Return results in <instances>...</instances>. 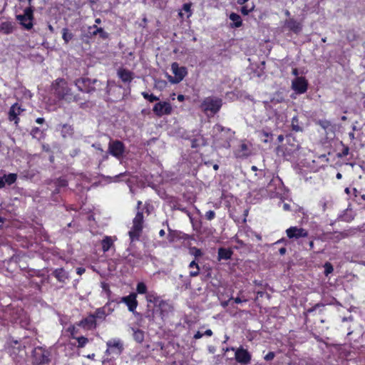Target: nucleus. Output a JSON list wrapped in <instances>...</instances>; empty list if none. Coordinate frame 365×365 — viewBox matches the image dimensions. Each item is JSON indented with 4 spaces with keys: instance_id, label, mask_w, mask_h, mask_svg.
Returning a JSON list of instances; mask_svg holds the SVG:
<instances>
[{
    "instance_id": "nucleus-61",
    "label": "nucleus",
    "mask_w": 365,
    "mask_h": 365,
    "mask_svg": "<svg viewBox=\"0 0 365 365\" xmlns=\"http://www.w3.org/2000/svg\"><path fill=\"white\" fill-rule=\"evenodd\" d=\"M289 207H290L289 205H288L287 203L284 204V205H283V208L284 210H289Z\"/></svg>"
},
{
    "instance_id": "nucleus-38",
    "label": "nucleus",
    "mask_w": 365,
    "mask_h": 365,
    "mask_svg": "<svg viewBox=\"0 0 365 365\" xmlns=\"http://www.w3.org/2000/svg\"><path fill=\"white\" fill-rule=\"evenodd\" d=\"M67 185H68V182L65 179H58L56 182V185L58 187H66V186H67ZM55 192H59L58 188H57L55 190Z\"/></svg>"
},
{
    "instance_id": "nucleus-3",
    "label": "nucleus",
    "mask_w": 365,
    "mask_h": 365,
    "mask_svg": "<svg viewBox=\"0 0 365 365\" xmlns=\"http://www.w3.org/2000/svg\"><path fill=\"white\" fill-rule=\"evenodd\" d=\"M74 84L79 91L93 93L96 91V86H100L101 83L96 79L83 77L75 80Z\"/></svg>"
},
{
    "instance_id": "nucleus-7",
    "label": "nucleus",
    "mask_w": 365,
    "mask_h": 365,
    "mask_svg": "<svg viewBox=\"0 0 365 365\" xmlns=\"http://www.w3.org/2000/svg\"><path fill=\"white\" fill-rule=\"evenodd\" d=\"M33 9L31 7L25 9L24 14L16 16V19L24 29L29 30L33 27Z\"/></svg>"
},
{
    "instance_id": "nucleus-63",
    "label": "nucleus",
    "mask_w": 365,
    "mask_h": 365,
    "mask_svg": "<svg viewBox=\"0 0 365 365\" xmlns=\"http://www.w3.org/2000/svg\"><path fill=\"white\" fill-rule=\"evenodd\" d=\"M279 142H282L284 140V136L282 135H279L277 138Z\"/></svg>"
},
{
    "instance_id": "nucleus-17",
    "label": "nucleus",
    "mask_w": 365,
    "mask_h": 365,
    "mask_svg": "<svg viewBox=\"0 0 365 365\" xmlns=\"http://www.w3.org/2000/svg\"><path fill=\"white\" fill-rule=\"evenodd\" d=\"M110 304L107 303L105 306L98 308L93 314H91L95 317V320L101 319L104 320L106 317L113 311L109 307Z\"/></svg>"
},
{
    "instance_id": "nucleus-33",
    "label": "nucleus",
    "mask_w": 365,
    "mask_h": 365,
    "mask_svg": "<svg viewBox=\"0 0 365 365\" xmlns=\"http://www.w3.org/2000/svg\"><path fill=\"white\" fill-rule=\"evenodd\" d=\"M136 291L140 294H147V286L146 284L143 282H138L136 287Z\"/></svg>"
},
{
    "instance_id": "nucleus-59",
    "label": "nucleus",
    "mask_w": 365,
    "mask_h": 365,
    "mask_svg": "<svg viewBox=\"0 0 365 365\" xmlns=\"http://www.w3.org/2000/svg\"><path fill=\"white\" fill-rule=\"evenodd\" d=\"M352 192H353V195H354V197H357L358 196L359 191L357 190L356 188L354 187L352 189Z\"/></svg>"
},
{
    "instance_id": "nucleus-11",
    "label": "nucleus",
    "mask_w": 365,
    "mask_h": 365,
    "mask_svg": "<svg viewBox=\"0 0 365 365\" xmlns=\"http://www.w3.org/2000/svg\"><path fill=\"white\" fill-rule=\"evenodd\" d=\"M286 234L287 237L290 240H299L308 236L307 230L296 226L290 227L287 229Z\"/></svg>"
},
{
    "instance_id": "nucleus-55",
    "label": "nucleus",
    "mask_w": 365,
    "mask_h": 365,
    "mask_svg": "<svg viewBox=\"0 0 365 365\" xmlns=\"http://www.w3.org/2000/svg\"><path fill=\"white\" fill-rule=\"evenodd\" d=\"M215 129H216L217 131H222L224 130L223 127L220 124L215 125Z\"/></svg>"
},
{
    "instance_id": "nucleus-42",
    "label": "nucleus",
    "mask_w": 365,
    "mask_h": 365,
    "mask_svg": "<svg viewBox=\"0 0 365 365\" xmlns=\"http://www.w3.org/2000/svg\"><path fill=\"white\" fill-rule=\"evenodd\" d=\"M114 87V88H118V89H120L121 88V86H117L115 85L114 82H110L108 81V86H107V93L109 94L110 93V90L112 89V88Z\"/></svg>"
},
{
    "instance_id": "nucleus-40",
    "label": "nucleus",
    "mask_w": 365,
    "mask_h": 365,
    "mask_svg": "<svg viewBox=\"0 0 365 365\" xmlns=\"http://www.w3.org/2000/svg\"><path fill=\"white\" fill-rule=\"evenodd\" d=\"M2 29H4L6 33L9 34L12 32L13 26L11 23L6 22L2 24Z\"/></svg>"
},
{
    "instance_id": "nucleus-10",
    "label": "nucleus",
    "mask_w": 365,
    "mask_h": 365,
    "mask_svg": "<svg viewBox=\"0 0 365 365\" xmlns=\"http://www.w3.org/2000/svg\"><path fill=\"white\" fill-rule=\"evenodd\" d=\"M153 111L158 117L169 115L173 113V107L169 102L160 101L154 105Z\"/></svg>"
},
{
    "instance_id": "nucleus-2",
    "label": "nucleus",
    "mask_w": 365,
    "mask_h": 365,
    "mask_svg": "<svg viewBox=\"0 0 365 365\" xmlns=\"http://www.w3.org/2000/svg\"><path fill=\"white\" fill-rule=\"evenodd\" d=\"M143 213L141 210L136 212L133 220V225L128 232L131 242L138 240L143 229Z\"/></svg>"
},
{
    "instance_id": "nucleus-57",
    "label": "nucleus",
    "mask_w": 365,
    "mask_h": 365,
    "mask_svg": "<svg viewBox=\"0 0 365 365\" xmlns=\"http://www.w3.org/2000/svg\"><path fill=\"white\" fill-rule=\"evenodd\" d=\"M45 120L43 118H36V122L38 124H42L43 123H44Z\"/></svg>"
},
{
    "instance_id": "nucleus-6",
    "label": "nucleus",
    "mask_w": 365,
    "mask_h": 365,
    "mask_svg": "<svg viewBox=\"0 0 365 365\" xmlns=\"http://www.w3.org/2000/svg\"><path fill=\"white\" fill-rule=\"evenodd\" d=\"M171 71L174 76H168V81L173 84L179 83L187 75V69L185 66H180L177 62L171 64Z\"/></svg>"
},
{
    "instance_id": "nucleus-18",
    "label": "nucleus",
    "mask_w": 365,
    "mask_h": 365,
    "mask_svg": "<svg viewBox=\"0 0 365 365\" xmlns=\"http://www.w3.org/2000/svg\"><path fill=\"white\" fill-rule=\"evenodd\" d=\"M117 76L125 83H130L134 78V73L125 68H119Z\"/></svg>"
},
{
    "instance_id": "nucleus-43",
    "label": "nucleus",
    "mask_w": 365,
    "mask_h": 365,
    "mask_svg": "<svg viewBox=\"0 0 365 365\" xmlns=\"http://www.w3.org/2000/svg\"><path fill=\"white\" fill-rule=\"evenodd\" d=\"M19 324H21V327H26L27 325H29V320L26 315H24V319L20 320Z\"/></svg>"
},
{
    "instance_id": "nucleus-47",
    "label": "nucleus",
    "mask_w": 365,
    "mask_h": 365,
    "mask_svg": "<svg viewBox=\"0 0 365 365\" xmlns=\"http://www.w3.org/2000/svg\"><path fill=\"white\" fill-rule=\"evenodd\" d=\"M193 255L195 257H200L202 255V252L200 249L197 248H193Z\"/></svg>"
},
{
    "instance_id": "nucleus-37",
    "label": "nucleus",
    "mask_w": 365,
    "mask_h": 365,
    "mask_svg": "<svg viewBox=\"0 0 365 365\" xmlns=\"http://www.w3.org/2000/svg\"><path fill=\"white\" fill-rule=\"evenodd\" d=\"M192 3H186L182 6V10L185 11L187 14V18L190 17L192 14L191 10Z\"/></svg>"
},
{
    "instance_id": "nucleus-26",
    "label": "nucleus",
    "mask_w": 365,
    "mask_h": 365,
    "mask_svg": "<svg viewBox=\"0 0 365 365\" xmlns=\"http://www.w3.org/2000/svg\"><path fill=\"white\" fill-rule=\"evenodd\" d=\"M61 135L63 138L70 137L73 133V128L71 125L64 124L61 128Z\"/></svg>"
},
{
    "instance_id": "nucleus-50",
    "label": "nucleus",
    "mask_w": 365,
    "mask_h": 365,
    "mask_svg": "<svg viewBox=\"0 0 365 365\" xmlns=\"http://www.w3.org/2000/svg\"><path fill=\"white\" fill-rule=\"evenodd\" d=\"M203 336H204V334H203V333H202L201 331H197V332L195 334V335H194V338H195V339H198L202 338Z\"/></svg>"
},
{
    "instance_id": "nucleus-32",
    "label": "nucleus",
    "mask_w": 365,
    "mask_h": 365,
    "mask_svg": "<svg viewBox=\"0 0 365 365\" xmlns=\"http://www.w3.org/2000/svg\"><path fill=\"white\" fill-rule=\"evenodd\" d=\"M75 339L78 341V348H83L89 341L88 339L85 336H77Z\"/></svg>"
},
{
    "instance_id": "nucleus-60",
    "label": "nucleus",
    "mask_w": 365,
    "mask_h": 365,
    "mask_svg": "<svg viewBox=\"0 0 365 365\" xmlns=\"http://www.w3.org/2000/svg\"><path fill=\"white\" fill-rule=\"evenodd\" d=\"M185 99V96L182 94L178 96V100L179 101H183Z\"/></svg>"
},
{
    "instance_id": "nucleus-8",
    "label": "nucleus",
    "mask_w": 365,
    "mask_h": 365,
    "mask_svg": "<svg viewBox=\"0 0 365 365\" xmlns=\"http://www.w3.org/2000/svg\"><path fill=\"white\" fill-rule=\"evenodd\" d=\"M231 350L235 351V360L242 365L249 364L252 359L251 354L242 346L239 348L231 347Z\"/></svg>"
},
{
    "instance_id": "nucleus-30",
    "label": "nucleus",
    "mask_w": 365,
    "mask_h": 365,
    "mask_svg": "<svg viewBox=\"0 0 365 365\" xmlns=\"http://www.w3.org/2000/svg\"><path fill=\"white\" fill-rule=\"evenodd\" d=\"M347 237V234L345 232H334L331 234V237H330L334 242H337L342 239H344Z\"/></svg>"
},
{
    "instance_id": "nucleus-13",
    "label": "nucleus",
    "mask_w": 365,
    "mask_h": 365,
    "mask_svg": "<svg viewBox=\"0 0 365 365\" xmlns=\"http://www.w3.org/2000/svg\"><path fill=\"white\" fill-rule=\"evenodd\" d=\"M292 88L297 93H304L307 89V82L303 77H297L292 81Z\"/></svg>"
},
{
    "instance_id": "nucleus-51",
    "label": "nucleus",
    "mask_w": 365,
    "mask_h": 365,
    "mask_svg": "<svg viewBox=\"0 0 365 365\" xmlns=\"http://www.w3.org/2000/svg\"><path fill=\"white\" fill-rule=\"evenodd\" d=\"M250 10L247 9L246 6H242L241 9V12L244 15H247L250 13Z\"/></svg>"
},
{
    "instance_id": "nucleus-1",
    "label": "nucleus",
    "mask_w": 365,
    "mask_h": 365,
    "mask_svg": "<svg viewBox=\"0 0 365 365\" xmlns=\"http://www.w3.org/2000/svg\"><path fill=\"white\" fill-rule=\"evenodd\" d=\"M53 96L61 101L66 103L78 102L81 100L78 94H75L71 86L63 78L56 79L51 86Z\"/></svg>"
},
{
    "instance_id": "nucleus-53",
    "label": "nucleus",
    "mask_w": 365,
    "mask_h": 365,
    "mask_svg": "<svg viewBox=\"0 0 365 365\" xmlns=\"http://www.w3.org/2000/svg\"><path fill=\"white\" fill-rule=\"evenodd\" d=\"M85 271H86V270H85V269H84V268H83V267H78V268L76 269V272H77V274H79V275H81L83 273H84V272H85Z\"/></svg>"
},
{
    "instance_id": "nucleus-64",
    "label": "nucleus",
    "mask_w": 365,
    "mask_h": 365,
    "mask_svg": "<svg viewBox=\"0 0 365 365\" xmlns=\"http://www.w3.org/2000/svg\"><path fill=\"white\" fill-rule=\"evenodd\" d=\"M344 192L348 195H349L350 193H351V190L349 187H346L345 190H344Z\"/></svg>"
},
{
    "instance_id": "nucleus-20",
    "label": "nucleus",
    "mask_w": 365,
    "mask_h": 365,
    "mask_svg": "<svg viewBox=\"0 0 365 365\" xmlns=\"http://www.w3.org/2000/svg\"><path fill=\"white\" fill-rule=\"evenodd\" d=\"M250 154V150L247 144L242 143L240 145L239 148L236 150L235 155L238 158L247 157Z\"/></svg>"
},
{
    "instance_id": "nucleus-9",
    "label": "nucleus",
    "mask_w": 365,
    "mask_h": 365,
    "mask_svg": "<svg viewBox=\"0 0 365 365\" xmlns=\"http://www.w3.org/2000/svg\"><path fill=\"white\" fill-rule=\"evenodd\" d=\"M108 153L115 157L118 159L122 158L124 151H125V145L124 144L118 140H110L108 143Z\"/></svg>"
},
{
    "instance_id": "nucleus-29",
    "label": "nucleus",
    "mask_w": 365,
    "mask_h": 365,
    "mask_svg": "<svg viewBox=\"0 0 365 365\" xmlns=\"http://www.w3.org/2000/svg\"><path fill=\"white\" fill-rule=\"evenodd\" d=\"M3 178L4 179L5 185H11L16 182L17 175L14 173H10L9 175H4Z\"/></svg>"
},
{
    "instance_id": "nucleus-46",
    "label": "nucleus",
    "mask_w": 365,
    "mask_h": 365,
    "mask_svg": "<svg viewBox=\"0 0 365 365\" xmlns=\"http://www.w3.org/2000/svg\"><path fill=\"white\" fill-rule=\"evenodd\" d=\"M274 352H269L267 354L265 355L264 359L266 361H271L274 359Z\"/></svg>"
},
{
    "instance_id": "nucleus-25",
    "label": "nucleus",
    "mask_w": 365,
    "mask_h": 365,
    "mask_svg": "<svg viewBox=\"0 0 365 365\" xmlns=\"http://www.w3.org/2000/svg\"><path fill=\"white\" fill-rule=\"evenodd\" d=\"M113 245V240L110 237L106 236L102 240V249L104 252H108Z\"/></svg>"
},
{
    "instance_id": "nucleus-12",
    "label": "nucleus",
    "mask_w": 365,
    "mask_h": 365,
    "mask_svg": "<svg viewBox=\"0 0 365 365\" xmlns=\"http://www.w3.org/2000/svg\"><path fill=\"white\" fill-rule=\"evenodd\" d=\"M136 298L137 294L132 292L128 296L123 297L120 299V302L125 304L126 306L128 307V310L135 314V309L138 304Z\"/></svg>"
},
{
    "instance_id": "nucleus-39",
    "label": "nucleus",
    "mask_w": 365,
    "mask_h": 365,
    "mask_svg": "<svg viewBox=\"0 0 365 365\" xmlns=\"http://www.w3.org/2000/svg\"><path fill=\"white\" fill-rule=\"evenodd\" d=\"M298 119L297 117H293L292 120V129L295 131H300L302 130L301 128L298 125Z\"/></svg>"
},
{
    "instance_id": "nucleus-45",
    "label": "nucleus",
    "mask_w": 365,
    "mask_h": 365,
    "mask_svg": "<svg viewBox=\"0 0 365 365\" xmlns=\"http://www.w3.org/2000/svg\"><path fill=\"white\" fill-rule=\"evenodd\" d=\"M199 274H200V267H195L194 270L191 271L190 272V276L192 277H195L198 276Z\"/></svg>"
},
{
    "instance_id": "nucleus-52",
    "label": "nucleus",
    "mask_w": 365,
    "mask_h": 365,
    "mask_svg": "<svg viewBox=\"0 0 365 365\" xmlns=\"http://www.w3.org/2000/svg\"><path fill=\"white\" fill-rule=\"evenodd\" d=\"M189 267L190 268H195V267H199V265L197 263L195 262V260L192 261L190 264H189Z\"/></svg>"
},
{
    "instance_id": "nucleus-54",
    "label": "nucleus",
    "mask_w": 365,
    "mask_h": 365,
    "mask_svg": "<svg viewBox=\"0 0 365 365\" xmlns=\"http://www.w3.org/2000/svg\"><path fill=\"white\" fill-rule=\"evenodd\" d=\"M203 334L204 336H211L212 335V331L211 329H207Z\"/></svg>"
},
{
    "instance_id": "nucleus-56",
    "label": "nucleus",
    "mask_w": 365,
    "mask_h": 365,
    "mask_svg": "<svg viewBox=\"0 0 365 365\" xmlns=\"http://www.w3.org/2000/svg\"><path fill=\"white\" fill-rule=\"evenodd\" d=\"M5 186V182L3 177H0V188H2Z\"/></svg>"
},
{
    "instance_id": "nucleus-14",
    "label": "nucleus",
    "mask_w": 365,
    "mask_h": 365,
    "mask_svg": "<svg viewBox=\"0 0 365 365\" xmlns=\"http://www.w3.org/2000/svg\"><path fill=\"white\" fill-rule=\"evenodd\" d=\"M78 325L86 330H93L97 327V322L95 320V317L90 314L88 317L81 319Z\"/></svg>"
},
{
    "instance_id": "nucleus-16",
    "label": "nucleus",
    "mask_w": 365,
    "mask_h": 365,
    "mask_svg": "<svg viewBox=\"0 0 365 365\" xmlns=\"http://www.w3.org/2000/svg\"><path fill=\"white\" fill-rule=\"evenodd\" d=\"M33 356L35 363L38 364H43L48 361L47 353L41 347L35 348L33 351Z\"/></svg>"
},
{
    "instance_id": "nucleus-44",
    "label": "nucleus",
    "mask_w": 365,
    "mask_h": 365,
    "mask_svg": "<svg viewBox=\"0 0 365 365\" xmlns=\"http://www.w3.org/2000/svg\"><path fill=\"white\" fill-rule=\"evenodd\" d=\"M68 331H70L71 333V336L73 338V339H76L77 336H76V328L75 327L72 326L71 327L68 328Z\"/></svg>"
},
{
    "instance_id": "nucleus-41",
    "label": "nucleus",
    "mask_w": 365,
    "mask_h": 365,
    "mask_svg": "<svg viewBox=\"0 0 365 365\" xmlns=\"http://www.w3.org/2000/svg\"><path fill=\"white\" fill-rule=\"evenodd\" d=\"M215 213L212 210H209L205 213V217L207 220H212L215 218Z\"/></svg>"
},
{
    "instance_id": "nucleus-49",
    "label": "nucleus",
    "mask_w": 365,
    "mask_h": 365,
    "mask_svg": "<svg viewBox=\"0 0 365 365\" xmlns=\"http://www.w3.org/2000/svg\"><path fill=\"white\" fill-rule=\"evenodd\" d=\"M349 148L348 147H344L342 150V152H341V154L340 155V156H346L348 154H349Z\"/></svg>"
},
{
    "instance_id": "nucleus-19",
    "label": "nucleus",
    "mask_w": 365,
    "mask_h": 365,
    "mask_svg": "<svg viewBox=\"0 0 365 365\" xmlns=\"http://www.w3.org/2000/svg\"><path fill=\"white\" fill-rule=\"evenodd\" d=\"M285 26L287 29L294 31V33H298L302 29L301 24L292 19L287 20L285 22Z\"/></svg>"
},
{
    "instance_id": "nucleus-31",
    "label": "nucleus",
    "mask_w": 365,
    "mask_h": 365,
    "mask_svg": "<svg viewBox=\"0 0 365 365\" xmlns=\"http://www.w3.org/2000/svg\"><path fill=\"white\" fill-rule=\"evenodd\" d=\"M73 37L72 33L68 31V29L65 28L62 31V38L66 43H68Z\"/></svg>"
},
{
    "instance_id": "nucleus-34",
    "label": "nucleus",
    "mask_w": 365,
    "mask_h": 365,
    "mask_svg": "<svg viewBox=\"0 0 365 365\" xmlns=\"http://www.w3.org/2000/svg\"><path fill=\"white\" fill-rule=\"evenodd\" d=\"M141 94L145 99L148 100L150 102H154L159 100L158 97L154 96L153 94H149L147 92H142Z\"/></svg>"
},
{
    "instance_id": "nucleus-58",
    "label": "nucleus",
    "mask_w": 365,
    "mask_h": 365,
    "mask_svg": "<svg viewBox=\"0 0 365 365\" xmlns=\"http://www.w3.org/2000/svg\"><path fill=\"white\" fill-rule=\"evenodd\" d=\"M286 251H287V250H286V248H284V247H282V248H280V249L279 250V254H280L281 255H284V254L286 253Z\"/></svg>"
},
{
    "instance_id": "nucleus-5",
    "label": "nucleus",
    "mask_w": 365,
    "mask_h": 365,
    "mask_svg": "<svg viewBox=\"0 0 365 365\" xmlns=\"http://www.w3.org/2000/svg\"><path fill=\"white\" fill-rule=\"evenodd\" d=\"M222 105V101L221 98L209 96L202 101L200 108L205 112L210 111L212 113H216L220 110Z\"/></svg>"
},
{
    "instance_id": "nucleus-22",
    "label": "nucleus",
    "mask_w": 365,
    "mask_h": 365,
    "mask_svg": "<svg viewBox=\"0 0 365 365\" xmlns=\"http://www.w3.org/2000/svg\"><path fill=\"white\" fill-rule=\"evenodd\" d=\"M232 254L233 252L230 249L220 248L218 250V259H230Z\"/></svg>"
},
{
    "instance_id": "nucleus-62",
    "label": "nucleus",
    "mask_w": 365,
    "mask_h": 365,
    "mask_svg": "<svg viewBox=\"0 0 365 365\" xmlns=\"http://www.w3.org/2000/svg\"><path fill=\"white\" fill-rule=\"evenodd\" d=\"M229 302H230V299H229L228 301L222 302L221 303V304H222V306L223 307H227V306L228 305Z\"/></svg>"
},
{
    "instance_id": "nucleus-48",
    "label": "nucleus",
    "mask_w": 365,
    "mask_h": 365,
    "mask_svg": "<svg viewBox=\"0 0 365 365\" xmlns=\"http://www.w3.org/2000/svg\"><path fill=\"white\" fill-rule=\"evenodd\" d=\"M231 299H233V300H234V302H235V303H237V304L241 303V302H247V299H242L241 298H240V297H236V298H235V299H234V298H232V297H231V298L230 299V300H231Z\"/></svg>"
},
{
    "instance_id": "nucleus-15",
    "label": "nucleus",
    "mask_w": 365,
    "mask_h": 365,
    "mask_svg": "<svg viewBox=\"0 0 365 365\" xmlns=\"http://www.w3.org/2000/svg\"><path fill=\"white\" fill-rule=\"evenodd\" d=\"M24 110L18 103L12 105L9 111V120L14 121L16 125L19 123V115Z\"/></svg>"
},
{
    "instance_id": "nucleus-23",
    "label": "nucleus",
    "mask_w": 365,
    "mask_h": 365,
    "mask_svg": "<svg viewBox=\"0 0 365 365\" xmlns=\"http://www.w3.org/2000/svg\"><path fill=\"white\" fill-rule=\"evenodd\" d=\"M146 301L148 303L156 304L160 302V297L155 292H148L145 295Z\"/></svg>"
},
{
    "instance_id": "nucleus-35",
    "label": "nucleus",
    "mask_w": 365,
    "mask_h": 365,
    "mask_svg": "<svg viewBox=\"0 0 365 365\" xmlns=\"http://www.w3.org/2000/svg\"><path fill=\"white\" fill-rule=\"evenodd\" d=\"M324 273L326 276H328L329 274L332 273L334 271L333 265L329 262H327L324 264Z\"/></svg>"
},
{
    "instance_id": "nucleus-24",
    "label": "nucleus",
    "mask_w": 365,
    "mask_h": 365,
    "mask_svg": "<svg viewBox=\"0 0 365 365\" xmlns=\"http://www.w3.org/2000/svg\"><path fill=\"white\" fill-rule=\"evenodd\" d=\"M230 19L232 21V27L238 28L242 26L241 16L235 13H232L230 15Z\"/></svg>"
},
{
    "instance_id": "nucleus-27",
    "label": "nucleus",
    "mask_w": 365,
    "mask_h": 365,
    "mask_svg": "<svg viewBox=\"0 0 365 365\" xmlns=\"http://www.w3.org/2000/svg\"><path fill=\"white\" fill-rule=\"evenodd\" d=\"M133 331V338L138 343H141L144 340V331L140 329H134Z\"/></svg>"
},
{
    "instance_id": "nucleus-4",
    "label": "nucleus",
    "mask_w": 365,
    "mask_h": 365,
    "mask_svg": "<svg viewBox=\"0 0 365 365\" xmlns=\"http://www.w3.org/2000/svg\"><path fill=\"white\" fill-rule=\"evenodd\" d=\"M124 350L123 341L119 338H113L106 342V356L111 358H116L120 356Z\"/></svg>"
},
{
    "instance_id": "nucleus-21",
    "label": "nucleus",
    "mask_w": 365,
    "mask_h": 365,
    "mask_svg": "<svg viewBox=\"0 0 365 365\" xmlns=\"http://www.w3.org/2000/svg\"><path fill=\"white\" fill-rule=\"evenodd\" d=\"M54 277L61 282H65L68 279V274L63 268L56 269L53 272Z\"/></svg>"
},
{
    "instance_id": "nucleus-36",
    "label": "nucleus",
    "mask_w": 365,
    "mask_h": 365,
    "mask_svg": "<svg viewBox=\"0 0 365 365\" xmlns=\"http://www.w3.org/2000/svg\"><path fill=\"white\" fill-rule=\"evenodd\" d=\"M31 134L34 138H41L43 136V131L38 128H34L31 130Z\"/></svg>"
},
{
    "instance_id": "nucleus-28",
    "label": "nucleus",
    "mask_w": 365,
    "mask_h": 365,
    "mask_svg": "<svg viewBox=\"0 0 365 365\" xmlns=\"http://www.w3.org/2000/svg\"><path fill=\"white\" fill-rule=\"evenodd\" d=\"M93 29V35L96 36L98 34L103 39H106L108 37V34L102 28H98L96 26H94Z\"/></svg>"
}]
</instances>
